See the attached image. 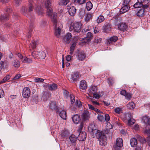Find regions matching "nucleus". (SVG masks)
Segmentation results:
<instances>
[{
    "mask_svg": "<svg viewBox=\"0 0 150 150\" xmlns=\"http://www.w3.org/2000/svg\"><path fill=\"white\" fill-rule=\"evenodd\" d=\"M44 81V79L38 77H36L34 79L35 82H43Z\"/></svg>",
    "mask_w": 150,
    "mask_h": 150,
    "instance_id": "de8ad7c7",
    "label": "nucleus"
},
{
    "mask_svg": "<svg viewBox=\"0 0 150 150\" xmlns=\"http://www.w3.org/2000/svg\"><path fill=\"white\" fill-rule=\"evenodd\" d=\"M82 118L84 121L88 120L90 118L89 112L87 110H85L82 114Z\"/></svg>",
    "mask_w": 150,
    "mask_h": 150,
    "instance_id": "f8f14e48",
    "label": "nucleus"
},
{
    "mask_svg": "<svg viewBox=\"0 0 150 150\" xmlns=\"http://www.w3.org/2000/svg\"><path fill=\"white\" fill-rule=\"evenodd\" d=\"M144 10L143 9H140L137 13V16L141 17L144 16Z\"/></svg>",
    "mask_w": 150,
    "mask_h": 150,
    "instance_id": "72a5a7b5",
    "label": "nucleus"
},
{
    "mask_svg": "<svg viewBox=\"0 0 150 150\" xmlns=\"http://www.w3.org/2000/svg\"><path fill=\"white\" fill-rule=\"evenodd\" d=\"M108 82L110 86H112L114 83V81L112 78H109L108 80Z\"/></svg>",
    "mask_w": 150,
    "mask_h": 150,
    "instance_id": "3c124183",
    "label": "nucleus"
},
{
    "mask_svg": "<svg viewBox=\"0 0 150 150\" xmlns=\"http://www.w3.org/2000/svg\"><path fill=\"white\" fill-rule=\"evenodd\" d=\"M104 20V17L102 15L99 16L97 19V22L98 23H100L102 22Z\"/></svg>",
    "mask_w": 150,
    "mask_h": 150,
    "instance_id": "ea45409f",
    "label": "nucleus"
},
{
    "mask_svg": "<svg viewBox=\"0 0 150 150\" xmlns=\"http://www.w3.org/2000/svg\"><path fill=\"white\" fill-rule=\"evenodd\" d=\"M93 95L95 98L98 99L100 97H101L103 95V93H97L96 92Z\"/></svg>",
    "mask_w": 150,
    "mask_h": 150,
    "instance_id": "a18cd8bd",
    "label": "nucleus"
},
{
    "mask_svg": "<svg viewBox=\"0 0 150 150\" xmlns=\"http://www.w3.org/2000/svg\"><path fill=\"white\" fill-rule=\"evenodd\" d=\"M74 122L76 124H78L80 120L79 116L78 114L74 115L72 117Z\"/></svg>",
    "mask_w": 150,
    "mask_h": 150,
    "instance_id": "6ab92c4d",
    "label": "nucleus"
},
{
    "mask_svg": "<svg viewBox=\"0 0 150 150\" xmlns=\"http://www.w3.org/2000/svg\"><path fill=\"white\" fill-rule=\"evenodd\" d=\"M4 96V93L3 91L1 89H0V98L3 97Z\"/></svg>",
    "mask_w": 150,
    "mask_h": 150,
    "instance_id": "774afa93",
    "label": "nucleus"
},
{
    "mask_svg": "<svg viewBox=\"0 0 150 150\" xmlns=\"http://www.w3.org/2000/svg\"><path fill=\"white\" fill-rule=\"evenodd\" d=\"M8 62L6 60H5L4 61H1L0 63L1 67H2V68H6L8 66Z\"/></svg>",
    "mask_w": 150,
    "mask_h": 150,
    "instance_id": "c9c22d12",
    "label": "nucleus"
},
{
    "mask_svg": "<svg viewBox=\"0 0 150 150\" xmlns=\"http://www.w3.org/2000/svg\"><path fill=\"white\" fill-rule=\"evenodd\" d=\"M92 103L93 105L96 107H97L100 105L99 103L98 102L96 101L93 100L92 101Z\"/></svg>",
    "mask_w": 150,
    "mask_h": 150,
    "instance_id": "13d9d810",
    "label": "nucleus"
},
{
    "mask_svg": "<svg viewBox=\"0 0 150 150\" xmlns=\"http://www.w3.org/2000/svg\"><path fill=\"white\" fill-rule=\"evenodd\" d=\"M72 37L71 33H68L65 36L64 38V40L66 42L69 41Z\"/></svg>",
    "mask_w": 150,
    "mask_h": 150,
    "instance_id": "58836bf2",
    "label": "nucleus"
},
{
    "mask_svg": "<svg viewBox=\"0 0 150 150\" xmlns=\"http://www.w3.org/2000/svg\"><path fill=\"white\" fill-rule=\"evenodd\" d=\"M101 41V38H96L94 40V42L96 43H99Z\"/></svg>",
    "mask_w": 150,
    "mask_h": 150,
    "instance_id": "6e6d98bb",
    "label": "nucleus"
},
{
    "mask_svg": "<svg viewBox=\"0 0 150 150\" xmlns=\"http://www.w3.org/2000/svg\"><path fill=\"white\" fill-rule=\"evenodd\" d=\"M59 115L60 117L63 119H66L67 117L66 112L64 110H62L59 113Z\"/></svg>",
    "mask_w": 150,
    "mask_h": 150,
    "instance_id": "2f4dec72",
    "label": "nucleus"
},
{
    "mask_svg": "<svg viewBox=\"0 0 150 150\" xmlns=\"http://www.w3.org/2000/svg\"><path fill=\"white\" fill-rule=\"evenodd\" d=\"M142 4L138 2L134 5V7L135 8H139L142 7Z\"/></svg>",
    "mask_w": 150,
    "mask_h": 150,
    "instance_id": "8fccbe9b",
    "label": "nucleus"
},
{
    "mask_svg": "<svg viewBox=\"0 0 150 150\" xmlns=\"http://www.w3.org/2000/svg\"><path fill=\"white\" fill-rule=\"evenodd\" d=\"M139 137L140 141L141 142H142V143H145L146 142V140L145 139L142 138L141 137H140V136H139Z\"/></svg>",
    "mask_w": 150,
    "mask_h": 150,
    "instance_id": "69168bd1",
    "label": "nucleus"
},
{
    "mask_svg": "<svg viewBox=\"0 0 150 150\" xmlns=\"http://www.w3.org/2000/svg\"><path fill=\"white\" fill-rule=\"evenodd\" d=\"M40 25L42 27L45 26L46 24V22L45 21H42L40 23Z\"/></svg>",
    "mask_w": 150,
    "mask_h": 150,
    "instance_id": "338daca9",
    "label": "nucleus"
},
{
    "mask_svg": "<svg viewBox=\"0 0 150 150\" xmlns=\"http://www.w3.org/2000/svg\"><path fill=\"white\" fill-rule=\"evenodd\" d=\"M97 118L99 121L101 122H104L105 121L104 117L102 114L98 115Z\"/></svg>",
    "mask_w": 150,
    "mask_h": 150,
    "instance_id": "79ce46f5",
    "label": "nucleus"
},
{
    "mask_svg": "<svg viewBox=\"0 0 150 150\" xmlns=\"http://www.w3.org/2000/svg\"><path fill=\"white\" fill-rule=\"evenodd\" d=\"M46 86L48 89L51 91H55L57 88V84L55 83L47 84Z\"/></svg>",
    "mask_w": 150,
    "mask_h": 150,
    "instance_id": "ddd939ff",
    "label": "nucleus"
},
{
    "mask_svg": "<svg viewBox=\"0 0 150 150\" xmlns=\"http://www.w3.org/2000/svg\"><path fill=\"white\" fill-rule=\"evenodd\" d=\"M39 58H41V59H43L46 57V54L45 53L43 52H39Z\"/></svg>",
    "mask_w": 150,
    "mask_h": 150,
    "instance_id": "a19ab883",
    "label": "nucleus"
},
{
    "mask_svg": "<svg viewBox=\"0 0 150 150\" xmlns=\"http://www.w3.org/2000/svg\"><path fill=\"white\" fill-rule=\"evenodd\" d=\"M118 27L119 30L124 31L127 29V26L126 23H121L118 25Z\"/></svg>",
    "mask_w": 150,
    "mask_h": 150,
    "instance_id": "4468645a",
    "label": "nucleus"
},
{
    "mask_svg": "<svg viewBox=\"0 0 150 150\" xmlns=\"http://www.w3.org/2000/svg\"><path fill=\"white\" fill-rule=\"evenodd\" d=\"M92 136L94 138L96 137L97 139H99L101 137L103 136V135H104L103 133L100 130L96 129L94 131V132H93L91 134Z\"/></svg>",
    "mask_w": 150,
    "mask_h": 150,
    "instance_id": "39448f33",
    "label": "nucleus"
},
{
    "mask_svg": "<svg viewBox=\"0 0 150 150\" xmlns=\"http://www.w3.org/2000/svg\"><path fill=\"white\" fill-rule=\"evenodd\" d=\"M23 63H31L32 62V60L31 59L28 58L26 57H24L23 59L22 60Z\"/></svg>",
    "mask_w": 150,
    "mask_h": 150,
    "instance_id": "4c0bfd02",
    "label": "nucleus"
},
{
    "mask_svg": "<svg viewBox=\"0 0 150 150\" xmlns=\"http://www.w3.org/2000/svg\"><path fill=\"white\" fill-rule=\"evenodd\" d=\"M36 11L37 13L39 15H42L44 13L43 10L40 6H39L36 8Z\"/></svg>",
    "mask_w": 150,
    "mask_h": 150,
    "instance_id": "c85d7f7f",
    "label": "nucleus"
},
{
    "mask_svg": "<svg viewBox=\"0 0 150 150\" xmlns=\"http://www.w3.org/2000/svg\"><path fill=\"white\" fill-rule=\"evenodd\" d=\"M118 38L116 36H113L111 37L109 40H108L109 43H111L112 42H116L118 40Z\"/></svg>",
    "mask_w": 150,
    "mask_h": 150,
    "instance_id": "e433bc0d",
    "label": "nucleus"
},
{
    "mask_svg": "<svg viewBox=\"0 0 150 150\" xmlns=\"http://www.w3.org/2000/svg\"><path fill=\"white\" fill-rule=\"evenodd\" d=\"M33 31V29L32 28V27L30 26V27L29 28V35H28V38H29L30 37V35H29L30 34L32 33V32Z\"/></svg>",
    "mask_w": 150,
    "mask_h": 150,
    "instance_id": "e2e57ef3",
    "label": "nucleus"
},
{
    "mask_svg": "<svg viewBox=\"0 0 150 150\" xmlns=\"http://www.w3.org/2000/svg\"><path fill=\"white\" fill-rule=\"evenodd\" d=\"M80 88L82 89H86L87 87V85L86 81L85 80H82L80 82Z\"/></svg>",
    "mask_w": 150,
    "mask_h": 150,
    "instance_id": "a211bd4d",
    "label": "nucleus"
},
{
    "mask_svg": "<svg viewBox=\"0 0 150 150\" xmlns=\"http://www.w3.org/2000/svg\"><path fill=\"white\" fill-rule=\"evenodd\" d=\"M94 111L97 113L98 115H99L102 114H103V113L101 111H100V110L97 109L96 108L95 109Z\"/></svg>",
    "mask_w": 150,
    "mask_h": 150,
    "instance_id": "052dcab7",
    "label": "nucleus"
},
{
    "mask_svg": "<svg viewBox=\"0 0 150 150\" xmlns=\"http://www.w3.org/2000/svg\"><path fill=\"white\" fill-rule=\"evenodd\" d=\"M124 6L122 7L120 10V13H124L127 12L129 10V8L127 5H125L123 4Z\"/></svg>",
    "mask_w": 150,
    "mask_h": 150,
    "instance_id": "f3484780",
    "label": "nucleus"
},
{
    "mask_svg": "<svg viewBox=\"0 0 150 150\" xmlns=\"http://www.w3.org/2000/svg\"><path fill=\"white\" fill-rule=\"evenodd\" d=\"M69 139L71 142L73 143H75L77 139L76 137L73 134L71 135L69 137Z\"/></svg>",
    "mask_w": 150,
    "mask_h": 150,
    "instance_id": "f704fd0d",
    "label": "nucleus"
},
{
    "mask_svg": "<svg viewBox=\"0 0 150 150\" xmlns=\"http://www.w3.org/2000/svg\"><path fill=\"white\" fill-rule=\"evenodd\" d=\"M69 1V0H61V4L62 5H66Z\"/></svg>",
    "mask_w": 150,
    "mask_h": 150,
    "instance_id": "5fc2aeb1",
    "label": "nucleus"
},
{
    "mask_svg": "<svg viewBox=\"0 0 150 150\" xmlns=\"http://www.w3.org/2000/svg\"><path fill=\"white\" fill-rule=\"evenodd\" d=\"M125 96L127 100H129L132 98V94L130 93H127Z\"/></svg>",
    "mask_w": 150,
    "mask_h": 150,
    "instance_id": "603ef678",
    "label": "nucleus"
},
{
    "mask_svg": "<svg viewBox=\"0 0 150 150\" xmlns=\"http://www.w3.org/2000/svg\"><path fill=\"white\" fill-rule=\"evenodd\" d=\"M39 52L38 51H34L32 53V55L35 58H39Z\"/></svg>",
    "mask_w": 150,
    "mask_h": 150,
    "instance_id": "c03bdc74",
    "label": "nucleus"
},
{
    "mask_svg": "<svg viewBox=\"0 0 150 150\" xmlns=\"http://www.w3.org/2000/svg\"><path fill=\"white\" fill-rule=\"evenodd\" d=\"M70 98L71 100V104H73L75 100V97L73 94H71L70 95Z\"/></svg>",
    "mask_w": 150,
    "mask_h": 150,
    "instance_id": "49530a36",
    "label": "nucleus"
},
{
    "mask_svg": "<svg viewBox=\"0 0 150 150\" xmlns=\"http://www.w3.org/2000/svg\"><path fill=\"white\" fill-rule=\"evenodd\" d=\"M86 134L85 132H80L78 136V140L80 141H83L86 138Z\"/></svg>",
    "mask_w": 150,
    "mask_h": 150,
    "instance_id": "9b49d317",
    "label": "nucleus"
},
{
    "mask_svg": "<svg viewBox=\"0 0 150 150\" xmlns=\"http://www.w3.org/2000/svg\"><path fill=\"white\" fill-rule=\"evenodd\" d=\"M126 118L127 119H129L128 121V124L129 125H131L135 123V121L132 118L131 115L130 114H127L126 115Z\"/></svg>",
    "mask_w": 150,
    "mask_h": 150,
    "instance_id": "9d476101",
    "label": "nucleus"
},
{
    "mask_svg": "<svg viewBox=\"0 0 150 150\" xmlns=\"http://www.w3.org/2000/svg\"><path fill=\"white\" fill-rule=\"evenodd\" d=\"M79 78V74L78 72H74L71 75L69 79L70 81L73 82L76 81Z\"/></svg>",
    "mask_w": 150,
    "mask_h": 150,
    "instance_id": "0eeeda50",
    "label": "nucleus"
},
{
    "mask_svg": "<svg viewBox=\"0 0 150 150\" xmlns=\"http://www.w3.org/2000/svg\"><path fill=\"white\" fill-rule=\"evenodd\" d=\"M30 89L28 87H25L23 89L22 95L25 98H28L30 95Z\"/></svg>",
    "mask_w": 150,
    "mask_h": 150,
    "instance_id": "423d86ee",
    "label": "nucleus"
},
{
    "mask_svg": "<svg viewBox=\"0 0 150 150\" xmlns=\"http://www.w3.org/2000/svg\"><path fill=\"white\" fill-rule=\"evenodd\" d=\"M20 62L17 59H15L14 60L13 63V66L15 68H18L20 66Z\"/></svg>",
    "mask_w": 150,
    "mask_h": 150,
    "instance_id": "c756f323",
    "label": "nucleus"
},
{
    "mask_svg": "<svg viewBox=\"0 0 150 150\" xmlns=\"http://www.w3.org/2000/svg\"><path fill=\"white\" fill-rule=\"evenodd\" d=\"M69 134L68 131L67 130H62L60 134L62 138L66 137H67Z\"/></svg>",
    "mask_w": 150,
    "mask_h": 150,
    "instance_id": "412c9836",
    "label": "nucleus"
},
{
    "mask_svg": "<svg viewBox=\"0 0 150 150\" xmlns=\"http://www.w3.org/2000/svg\"><path fill=\"white\" fill-rule=\"evenodd\" d=\"M92 14L91 13L86 14L84 18L85 21L86 22H89L92 19Z\"/></svg>",
    "mask_w": 150,
    "mask_h": 150,
    "instance_id": "b1692460",
    "label": "nucleus"
},
{
    "mask_svg": "<svg viewBox=\"0 0 150 150\" xmlns=\"http://www.w3.org/2000/svg\"><path fill=\"white\" fill-rule=\"evenodd\" d=\"M67 9L68 10L69 14L71 16H74L76 13V9L73 6H70L69 5L67 6Z\"/></svg>",
    "mask_w": 150,
    "mask_h": 150,
    "instance_id": "6e6552de",
    "label": "nucleus"
},
{
    "mask_svg": "<svg viewBox=\"0 0 150 150\" xmlns=\"http://www.w3.org/2000/svg\"><path fill=\"white\" fill-rule=\"evenodd\" d=\"M86 0H76V1L79 4H82L85 2Z\"/></svg>",
    "mask_w": 150,
    "mask_h": 150,
    "instance_id": "0e129e2a",
    "label": "nucleus"
},
{
    "mask_svg": "<svg viewBox=\"0 0 150 150\" xmlns=\"http://www.w3.org/2000/svg\"><path fill=\"white\" fill-rule=\"evenodd\" d=\"M130 144L132 147L136 146L137 144V140L135 138H133L130 140Z\"/></svg>",
    "mask_w": 150,
    "mask_h": 150,
    "instance_id": "aec40b11",
    "label": "nucleus"
},
{
    "mask_svg": "<svg viewBox=\"0 0 150 150\" xmlns=\"http://www.w3.org/2000/svg\"><path fill=\"white\" fill-rule=\"evenodd\" d=\"M93 5L90 1L88 2L86 5V8L88 11L91 10L92 8Z\"/></svg>",
    "mask_w": 150,
    "mask_h": 150,
    "instance_id": "473e14b6",
    "label": "nucleus"
},
{
    "mask_svg": "<svg viewBox=\"0 0 150 150\" xmlns=\"http://www.w3.org/2000/svg\"><path fill=\"white\" fill-rule=\"evenodd\" d=\"M75 105L79 107H80L82 106V104L81 102L80 101L78 100H76L75 103Z\"/></svg>",
    "mask_w": 150,
    "mask_h": 150,
    "instance_id": "864d4df0",
    "label": "nucleus"
},
{
    "mask_svg": "<svg viewBox=\"0 0 150 150\" xmlns=\"http://www.w3.org/2000/svg\"><path fill=\"white\" fill-rule=\"evenodd\" d=\"M93 34L90 32H88L87 34L86 38H87V40H90L93 38Z\"/></svg>",
    "mask_w": 150,
    "mask_h": 150,
    "instance_id": "09e8293b",
    "label": "nucleus"
},
{
    "mask_svg": "<svg viewBox=\"0 0 150 150\" xmlns=\"http://www.w3.org/2000/svg\"><path fill=\"white\" fill-rule=\"evenodd\" d=\"M51 2V0H46L45 3V6L47 9V14L49 16H51L52 21L53 23L55 31V34L57 37H59L60 36L61 29L63 26L61 23L57 22V13H52V9L50 7Z\"/></svg>",
    "mask_w": 150,
    "mask_h": 150,
    "instance_id": "f257e3e1",
    "label": "nucleus"
},
{
    "mask_svg": "<svg viewBox=\"0 0 150 150\" xmlns=\"http://www.w3.org/2000/svg\"><path fill=\"white\" fill-rule=\"evenodd\" d=\"M5 12L4 15H1L0 16V20L4 21L9 19V13H11L12 10L10 8H6L5 9Z\"/></svg>",
    "mask_w": 150,
    "mask_h": 150,
    "instance_id": "20e7f679",
    "label": "nucleus"
},
{
    "mask_svg": "<svg viewBox=\"0 0 150 150\" xmlns=\"http://www.w3.org/2000/svg\"><path fill=\"white\" fill-rule=\"evenodd\" d=\"M86 57V54L83 52H81L78 53V59L79 60H84Z\"/></svg>",
    "mask_w": 150,
    "mask_h": 150,
    "instance_id": "dca6fc26",
    "label": "nucleus"
},
{
    "mask_svg": "<svg viewBox=\"0 0 150 150\" xmlns=\"http://www.w3.org/2000/svg\"><path fill=\"white\" fill-rule=\"evenodd\" d=\"M142 120L144 123L150 125V118L149 117L146 116H144Z\"/></svg>",
    "mask_w": 150,
    "mask_h": 150,
    "instance_id": "cd10ccee",
    "label": "nucleus"
},
{
    "mask_svg": "<svg viewBox=\"0 0 150 150\" xmlns=\"http://www.w3.org/2000/svg\"><path fill=\"white\" fill-rule=\"evenodd\" d=\"M127 93L126 91L125 90H122L120 92V94L121 95L124 96L126 95Z\"/></svg>",
    "mask_w": 150,
    "mask_h": 150,
    "instance_id": "bf43d9fd",
    "label": "nucleus"
},
{
    "mask_svg": "<svg viewBox=\"0 0 150 150\" xmlns=\"http://www.w3.org/2000/svg\"><path fill=\"white\" fill-rule=\"evenodd\" d=\"M96 129H97L96 127L95 124H91L89 125L88 130L91 134L94 132V130Z\"/></svg>",
    "mask_w": 150,
    "mask_h": 150,
    "instance_id": "2eb2a0df",
    "label": "nucleus"
},
{
    "mask_svg": "<svg viewBox=\"0 0 150 150\" xmlns=\"http://www.w3.org/2000/svg\"><path fill=\"white\" fill-rule=\"evenodd\" d=\"M127 107L129 109H133L135 107V104L133 102H131L127 104Z\"/></svg>",
    "mask_w": 150,
    "mask_h": 150,
    "instance_id": "a878e982",
    "label": "nucleus"
},
{
    "mask_svg": "<svg viewBox=\"0 0 150 150\" xmlns=\"http://www.w3.org/2000/svg\"><path fill=\"white\" fill-rule=\"evenodd\" d=\"M29 9H27L25 7H23L21 10V13L24 15H26L28 12H30L33 10V6L32 4L33 3V0H29Z\"/></svg>",
    "mask_w": 150,
    "mask_h": 150,
    "instance_id": "7ed1b4c3",
    "label": "nucleus"
},
{
    "mask_svg": "<svg viewBox=\"0 0 150 150\" xmlns=\"http://www.w3.org/2000/svg\"><path fill=\"white\" fill-rule=\"evenodd\" d=\"M81 23L79 22H76L71 24L69 28L70 31L79 33L81 30Z\"/></svg>",
    "mask_w": 150,
    "mask_h": 150,
    "instance_id": "f03ea898",
    "label": "nucleus"
},
{
    "mask_svg": "<svg viewBox=\"0 0 150 150\" xmlns=\"http://www.w3.org/2000/svg\"><path fill=\"white\" fill-rule=\"evenodd\" d=\"M114 111L117 114H120L123 112L122 108L120 107L115 108L114 109Z\"/></svg>",
    "mask_w": 150,
    "mask_h": 150,
    "instance_id": "bb28decb",
    "label": "nucleus"
},
{
    "mask_svg": "<svg viewBox=\"0 0 150 150\" xmlns=\"http://www.w3.org/2000/svg\"><path fill=\"white\" fill-rule=\"evenodd\" d=\"M97 91V88L96 86H93L90 87L88 90L89 92L93 95L96 93Z\"/></svg>",
    "mask_w": 150,
    "mask_h": 150,
    "instance_id": "4be33fe9",
    "label": "nucleus"
},
{
    "mask_svg": "<svg viewBox=\"0 0 150 150\" xmlns=\"http://www.w3.org/2000/svg\"><path fill=\"white\" fill-rule=\"evenodd\" d=\"M17 56L20 59L21 61L22 62V60L23 59V57L22 55L20 53H18L17 54Z\"/></svg>",
    "mask_w": 150,
    "mask_h": 150,
    "instance_id": "680f3d73",
    "label": "nucleus"
},
{
    "mask_svg": "<svg viewBox=\"0 0 150 150\" xmlns=\"http://www.w3.org/2000/svg\"><path fill=\"white\" fill-rule=\"evenodd\" d=\"M100 144L102 146H105L107 144V139L105 135H103L99 139Z\"/></svg>",
    "mask_w": 150,
    "mask_h": 150,
    "instance_id": "1a4fd4ad",
    "label": "nucleus"
},
{
    "mask_svg": "<svg viewBox=\"0 0 150 150\" xmlns=\"http://www.w3.org/2000/svg\"><path fill=\"white\" fill-rule=\"evenodd\" d=\"M116 145L118 147H121L123 145L122 139L120 138H118L116 140Z\"/></svg>",
    "mask_w": 150,
    "mask_h": 150,
    "instance_id": "393cba45",
    "label": "nucleus"
},
{
    "mask_svg": "<svg viewBox=\"0 0 150 150\" xmlns=\"http://www.w3.org/2000/svg\"><path fill=\"white\" fill-rule=\"evenodd\" d=\"M38 43V41H33L31 42L30 45V50H31L32 49H34L36 48V46Z\"/></svg>",
    "mask_w": 150,
    "mask_h": 150,
    "instance_id": "5701e85b",
    "label": "nucleus"
},
{
    "mask_svg": "<svg viewBox=\"0 0 150 150\" xmlns=\"http://www.w3.org/2000/svg\"><path fill=\"white\" fill-rule=\"evenodd\" d=\"M10 76L9 75H6L1 81H0V84L5 83L6 81L8 80L10 78Z\"/></svg>",
    "mask_w": 150,
    "mask_h": 150,
    "instance_id": "37998d69",
    "label": "nucleus"
},
{
    "mask_svg": "<svg viewBox=\"0 0 150 150\" xmlns=\"http://www.w3.org/2000/svg\"><path fill=\"white\" fill-rule=\"evenodd\" d=\"M105 118V120L106 122H108L110 120V117L109 115L108 114H106L104 115Z\"/></svg>",
    "mask_w": 150,
    "mask_h": 150,
    "instance_id": "4d7b16f0",
    "label": "nucleus"
},
{
    "mask_svg": "<svg viewBox=\"0 0 150 150\" xmlns=\"http://www.w3.org/2000/svg\"><path fill=\"white\" fill-rule=\"evenodd\" d=\"M49 108L52 110H55L57 109V106L55 102H51L50 104Z\"/></svg>",
    "mask_w": 150,
    "mask_h": 150,
    "instance_id": "7c9ffc66",
    "label": "nucleus"
}]
</instances>
